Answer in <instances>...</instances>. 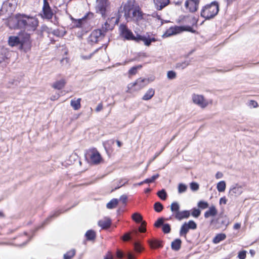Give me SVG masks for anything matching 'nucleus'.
<instances>
[{
    "label": "nucleus",
    "mask_w": 259,
    "mask_h": 259,
    "mask_svg": "<svg viewBox=\"0 0 259 259\" xmlns=\"http://www.w3.org/2000/svg\"><path fill=\"white\" fill-rule=\"evenodd\" d=\"M180 204L177 202H173L170 206V210L174 213L175 215L178 212L180 211Z\"/></svg>",
    "instance_id": "2f4dec72"
},
{
    "label": "nucleus",
    "mask_w": 259,
    "mask_h": 259,
    "mask_svg": "<svg viewBox=\"0 0 259 259\" xmlns=\"http://www.w3.org/2000/svg\"><path fill=\"white\" fill-rule=\"evenodd\" d=\"M183 31H188L192 33H194L195 32V31L190 26H175L168 29L164 33V35L165 37H169L171 35L178 34Z\"/></svg>",
    "instance_id": "0eeeda50"
},
{
    "label": "nucleus",
    "mask_w": 259,
    "mask_h": 259,
    "mask_svg": "<svg viewBox=\"0 0 259 259\" xmlns=\"http://www.w3.org/2000/svg\"><path fill=\"white\" fill-rule=\"evenodd\" d=\"M182 241L180 239H176L171 242V248L175 251H178L181 246Z\"/></svg>",
    "instance_id": "bb28decb"
},
{
    "label": "nucleus",
    "mask_w": 259,
    "mask_h": 259,
    "mask_svg": "<svg viewBox=\"0 0 259 259\" xmlns=\"http://www.w3.org/2000/svg\"><path fill=\"white\" fill-rule=\"evenodd\" d=\"M29 35L26 33L24 37L22 36H11L9 37L8 44L11 47L18 46L20 49L25 52L30 49Z\"/></svg>",
    "instance_id": "7ed1b4c3"
},
{
    "label": "nucleus",
    "mask_w": 259,
    "mask_h": 259,
    "mask_svg": "<svg viewBox=\"0 0 259 259\" xmlns=\"http://www.w3.org/2000/svg\"><path fill=\"white\" fill-rule=\"evenodd\" d=\"M190 61L188 60L178 62L176 64V68L179 69H184L190 64Z\"/></svg>",
    "instance_id": "473e14b6"
},
{
    "label": "nucleus",
    "mask_w": 259,
    "mask_h": 259,
    "mask_svg": "<svg viewBox=\"0 0 259 259\" xmlns=\"http://www.w3.org/2000/svg\"><path fill=\"white\" fill-rule=\"evenodd\" d=\"M201 211L199 209L194 208L192 210V215L195 218H198L200 214Z\"/></svg>",
    "instance_id": "09e8293b"
},
{
    "label": "nucleus",
    "mask_w": 259,
    "mask_h": 259,
    "mask_svg": "<svg viewBox=\"0 0 259 259\" xmlns=\"http://www.w3.org/2000/svg\"><path fill=\"white\" fill-rule=\"evenodd\" d=\"M226 187V184L224 181H222L217 184V188L219 192H222L225 191Z\"/></svg>",
    "instance_id": "f704fd0d"
},
{
    "label": "nucleus",
    "mask_w": 259,
    "mask_h": 259,
    "mask_svg": "<svg viewBox=\"0 0 259 259\" xmlns=\"http://www.w3.org/2000/svg\"><path fill=\"white\" fill-rule=\"evenodd\" d=\"M132 219L136 223L142 222V216L138 212H135L132 216Z\"/></svg>",
    "instance_id": "e433bc0d"
},
{
    "label": "nucleus",
    "mask_w": 259,
    "mask_h": 259,
    "mask_svg": "<svg viewBox=\"0 0 259 259\" xmlns=\"http://www.w3.org/2000/svg\"><path fill=\"white\" fill-rule=\"evenodd\" d=\"M187 186L184 184H180L178 186V192L181 194L186 191Z\"/></svg>",
    "instance_id": "79ce46f5"
},
{
    "label": "nucleus",
    "mask_w": 259,
    "mask_h": 259,
    "mask_svg": "<svg viewBox=\"0 0 259 259\" xmlns=\"http://www.w3.org/2000/svg\"><path fill=\"white\" fill-rule=\"evenodd\" d=\"M98 224L102 229H106L110 227L111 221L109 218H104L99 221Z\"/></svg>",
    "instance_id": "412c9836"
},
{
    "label": "nucleus",
    "mask_w": 259,
    "mask_h": 259,
    "mask_svg": "<svg viewBox=\"0 0 259 259\" xmlns=\"http://www.w3.org/2000/svg\"><path fill=\"white\" fill-rule=\"evenodd\" d=\"M162 231L164 233H169L170 232V226L168 224H164L162 226Z\"/></svg>",
    "instance_id": "c03bdc74"
},
{
    "label": "nucleus",
    "mask_w": 259,
    "mask_h": 259,
    "mask_svg": "<svg viewBox=\"0 0 259 259\" xmlns=\"http://www.w3.org/2000/svg\"><path fill=\"white\" fill-rule=\"evenodd\" d=\"M127 182V181L125 180V182L122 183L121 182H120V185H119L118 187H116L115 188V189H118L119 188H120L121 186L124 185L125 183H126Z\"/></svg>",
    "instance_id": "338daca9"
},
{
    "label": "nucleus",
    "mask_w": 259,
    "mask_h": 259,
    "mask_svg": "<svg viewBox=\"0 0 259 259\" xmlns=\"http://www.w3.org/2000/svg\"><path fill=\"white\" fill-rule=\"evenodd\" d=\"M227 201V200L225 197H222L220 200V204L223 203V204H226Z\"/></svg>",
    "instance_id": "0e129e2a"
},
{
    "label": "nucleus",
    "mask_w": 259,
    "mask_h": 259,
    "mask_svg": "<svg viewBox=\"0 0 259 259\" xmlns=\"http://www.w3.org/2000/svg\"><path fill=\"white\" fill-rule=\"evenodd\" d=\"M145 15L139 7H136V9L130 14V17L126 18V19L128 21H133L139 25V23L144 19Z\"/></svg>",
    "instance_id": "6e6552de"
},
{
    "label": "nucleus",
    "mask_w": 259,
    "mask_h": 259,
    "mask_svg": "<svg viewBox=\"0 0 259 259\" xmlns=\"http://www.w3.org/2000/svg\"><path fill=\"white\" fill-rule=\"evenodd\" d=\"M246 251L243 250L239 252L238 257L239 259H245L246 257Z\"/></svg>",
    "instance_id": "864d4df0"
},
{
    "label": "nucleus",
    "mask_w": 259,
    "mask_h": 259,
    "mask_svg": "<svg viewBox=\"0 0 259 259\" xmlns=\"http://www.w3.org/2000/svg\"><path fill=\"white\" fill-rule=\"evenodd\" d=\"M219 11V3L214 1L207 4L203 7L201 11V16L206 20L214 17Z\"/></svg>",
    "instance_id": "20e7f679"
},
{
    "label": "nucleus",
    "mask_w": 259,
    "mask_h": 259,
    "mask_svg": "<svg viewBox=\"0 0 259 259\" xmlns=\"http://www.w3.org/2000/svg\"><path fill=\"white\" fill-rule=\"evenodd\" d=\"M142 68V65H138L136 66H134L131 68L128 71V74L130 75H135L138 69H140Z\"/></svg>",
    "instance_id": "58836bf2"
},
{
    "label": "nucleus",
    "mask_w": 259,
    "mask_h": 259,
    "mask_svg": "<svg viewBox=\"0 0 259 259\" xmlns=\"http://www.w3.org/2000/svg\"><path fill=\"white\" fill-rule=\"evenodd\" d=\"M190 215V212L188 210H183L182 211L178 212L175 215V218L178 220H182L184 219H187L189 217Z\"/></svg>",
    "instance_id": "4be33fe9"
},
{
    "label": "nucleus",
    "mask_w": 259,
    "mask_h": 259,
    "mask_svg": "<svg viewBox=\"0 0 259 259\" xmlns=\"http://www.w3.org/2000/svg\"><path fill=\"white\" fill-rule=\"evenodd\" d=\"M240 227H241V225L239 223L235 224L234 225V227H233L234 229L235 230L239 229L240 228Z\"/></svg>",
    "instance_id": "69168bd1"
},
{
    "label": "nucleus",
    "mask_w": 259,
    "mask_h": 259,
    "mask_svg": "<svg viewBox=\"0 0 259 259\" xmlns=\"http://www.w3.org/2000/svg\"><path fill=\"white\" fill-rule=\"evenodd\" d=\"M119 21V18L112 17L110 19H108L102 25L101 29L106 33L108 30H111L113 29L115 24H117Z\"/></svg>",
    "instance_id": "f8f14e48"
},
{
    "label": "nucleus",
    "mask_w": 259,
    "mask_h": 259,
    "mask_svg": "<svg viewBox=\"0 0 259 259\" xmlns=\"http://www.w3.org/2000/svg\"><path fill=\"white\" fill-rule=\"evenodd\" d=\"M158 177H159L158 174L153 175L151 178L147 179L145 180L144 182H145L146 183H152Z\"/></svg>",
    "instance_id": "49530a36"
},
{
    "label": "nucleus",
    "mask_w": 259,
    "mask_h": 259,
    "mask_svg": "<svg viewBox=\"0 0 259 259\" xmlns=\"http://www.w3.org/2000/svg\"><path fill=\"white\" fill-rule=\"evenodd\" d=\"M154 208L155 211L160 212L163 209V206L160 202H156L154 204Z\"/></svg>",
    "instance_id": "a19ab883"
},
{
    "label": "nucleus",
    "mask_w": 259,
    "mask_h": 259,
    "mask_svg": "<svg viewBox=\"0 0 259 259\" xmlns=\"http://www.w3.org/2000/svg\"><path fill=\"white\" fill-rule=\"evenodd\" d=\"M128 259H133L134 258L133 255L131 253H128L127 254Z\"/></svg>",
    "instance_id": "774afa93"
},
{
    "label": "nucleus",
    "mask_w": 259,
    "mask_h": 259,
    "mask_svg": "<svg viewBox=\"0 0 259 259\" xmlns=\"http://www.w3.org/2000/svg\"><path fill=\"white\" fill-rule=\"evenodd\" d=\"M249 105L253 107V108H255L257 107L258 104L256 101L251 100L250 101Z\"/></svg>",
    "instance_id": "6e6d98bb"
},
{
    "label": "nucleus",
    "mask_w": 259,
    "mask_h": 259,
    "mask_svg": "<svg viewBox=\"0 0 259 259\" xmlns=\"http://www.w3.org/2000/svg\"><path fill=\"white\" fill-rule=\"evenodd\" d=\"M177 77L176 73L174 71H168L167 73V77L169 79H174Z\"/></svg>",
    "instance_id": "37998d69"
},
{
    "label": "nucleus",
    "mask_w": 259,
    "mask_h": 259,
    "mask_svg": "<svg viewBox=\"0 0 259 259\" xmlns=\"http://www.w3.org/2000/svg\"><path fill=\"white\" fill-rule=\"evenodd\" d=\"M65 83L66 81L65 79H62L54 82L52 87L55 89L61 90L64 87Z\"/></svg>",
    "instance_id": "cd10ccee"
},
{
    "label": "nucleus",
    "mask_w": 259,
    "mask_h": 259,
    "mask_svg": "<svg viewBox=\"0 0 259 259\" xmlns=\"http://www.w3.org/2000/svg\"><path fill=\"white\" fill-rule=\"evenodd\" d=\"M199 0H187L185 3V7L190 12H194L198 9Z\"/></svg>",
    "instance_id": "dca6fc26"
},
{
    "label": "nucleus",
    "mask_w": 259,
    "mask_h": 259,
    "mask_svg": "<svg viewBox=\"0 0 259 259\" xmlns=\"http://www.w3.org/2000/svg\"><path fill=\"white\" fill-rule=\"evenodd\" d=\"M116 255H117V257H118L119 258H122L123 256V253L119 250H118L117 251Z\"/></svg>",
    "instance_id": "680f3d73"
},
{
    "label": "nucleus",
    "mask_w": 259,
    "mask_h": 259,
    "mask_svg": "<svg viewBox=\"0 0 259 259\" xmlns=\"http://www.w3.org/2000/svg\"><path fill=\"white\" fill-rule=\"evenodd\" d=\"M118 202V199H113L107 204L106 206L108 209L115 208L117 206Z\"/></svg>",
    "instance_id": "c9c22d12"
},
{
    "label": "nucleus",
    "mask_w": 259,
    "mask_h": 259,
    "mask_svg": "<svg viewBox=\"0 0 259 259\" xmlns=\"http://www.w3.org/2000/svg\"><path fill=\"white\" fill-rule=\"evenodd\" d=\"M217 212L218 211L215 206H211L209 208V209L204 213V217L208 218L210 217H214L217 214Z\"/></svg>",
    "instance_id": "393cba45"
},
{
    "label": "nucleus",
    "mask_w": 259,
    "mask_h": 259,
    "mask_svg": "<svg viewBox=\"0 0 259 259\" xmlns=\"http://www.w3.org/2000/svg\"><path fill=\"white\" fill-rule=\"evenodd\" d=\"M155 4L159 10H161L169 3V0H154Z\"/></svg>",
    "instance_id": "a878e982"
},
{
    "label": "nucleus",
    "mask_w": 259,
    "mask_h": 259,
    "mask_svg": "<svg viewBox=\"0 0 259 259\" xmlns=\"http://www.w3.org/2000/svg\"><path fill=\"white\" fill-rule=\"evenodd\" d=\"M134 249L135 251L138 252H140L143 249V248L141 246V245L138 242H135L134 243Z\"/></svg>",
    "instance_id": "3c124183"
},
{
    "label": "nucleus",
    "mask_w": 259,
    "mask_h": 259,
    "mask_svg": "<svg viewBox=\"0 0 259 259\" xmlns=\"http://www.w3.org/2000/svg\"><path fill=\"white\" fill-rule=\"evenodd\" d=\"M198 206L201 209H205L208 207V204L207 202L200 201L198 203Z\"/></svg>",
    "instance_id": "a18cd8bd"
},
{
    "label": "nucleus",
    "mask_w": 259,
    "mask_h": 259,
    "mask_svg": "<svg viewBox=\"0 0 259 259\" xmlns=\"http://www.w3.org/2000/svg\"><path fill=\"white\" fill-rule=\"evenodd\" d=\"M164 219L163 218H159L155 223L154 226L156 227H159L160 226L163 225Z\"/></svg>",
    "instance_id": "8fccbe9b"
},
{
    "label": "nucleus",
    "mask_w": 259,
    "mask_h": 259,
    "mask_svg": "<svg viewBox=\"0 0 259 259\" xmlns=\"http://www.w3.org/2000/svg\"><path fill=\"white\" fill-rule=\"evenodd\" d=\"M131 238L130 234H125L123 237L122 239L123 241H127Z\"/></svg>",
    "instance_id": "bf43d9fd"
},
{
    "label": "nucleus",
    "mask_w": 259,
    "mask_h": 259,
    "mask_svg": "<svg viewBox=\"0 0 259 259\" xmlns=\"http://www.w3.org/2000/svg\"><path fill=\"white\" fill-rule=\"evenodd\" d=\"M199 184L196 182H192L190 184V188L192 191H197L199 189Z\"/></svg>",
    "instance_id": "de8ad7c7"
},
{
    "label": "nucleus",
    "mask_w": 259,
    "mask_h": 259,
    "mask_svg": "<svg viewBox=\"0 0 259 259\" xmlns=\"http://www.w3.org/2000/svg\"><path fill=\"white\" fill-rule=\"evenodd\" d=\"M61 213V212H59V211L55 212L53 215H50V217L47 219V221H48L49 220H50L52 218L57 217Z\"/></svg>",
    "instance_id": "13d9d810"
},
{
    "label": "nucleus",
    "mask_w": 259,
    "mask_h": 259,
    "mask_svg": "<svg viewBox=\"0 0 259 259\" xmlns=\"http://www.w3.org/2000/svg\"><path fill=\"white\" fill-rule=\"evenodd\" d=\"M71 18L72 20V23L73 24V31L76 33L77 32V29L81 27V19H75L72 17Z\"/></svg>",
    "instance_id": "c756f323"
},
{
    "label": "nucleus",
    "mask_w": 259,
    "mask_h": 259,
    "mask_svg": "<svg viewBox=\"0 0 259 259\" xmlns=\"http://www.w3.org/2000/svg\"><path fill=\"white\" fill-rule=\"evenodd\" d=\"M105 32L101 29L94 30L89 37V41L92 42H97L100 37L104 36Z\"/></svg>",
    "instance_id": "4468645a"
},
{
    "label": "nucleus",
    "mask_w": 259,
    "mask_h": 259,
    "mask_svg": "<svg viewBox=\"0 0 259 259\" xmlns=\"http://www.w3.org/2000/svg\"><path fill=\"white\" fill-rule=\"evenodd\" d=\"M102 108H103V105L101 103H100L97 105L95 110H96V112H99L102 109Z\"/></svg>",
    "instance_id": "052dcab7"
},
{
    "label": "nucleus",
    "mask_w": 259,
    "mask_h": 259,
    "mask_svg": "<svg viewBox=\"0 0 259 259\" xmlns=\"http://www.w3.org/2000/svg\"><path fill=\"white\" fill-rule=\"evenodd\" d=\"M120 200L123 203H125L127 200V196L125 195H123L120 196Z\"/></svg>",
    "instance_id": "4d7b16f0"
},
{
    "label": "nucleus",
    "mask_w": 259,
    "mask_h": 259,
    "mask_svg": "<svg viewBox=\"0 0 259 259\" xmlns=\"http://www.w3.org/2000/svg\"><path fill=\"white\" fill-rule=\"evenodd\" d=\"M223 175L222 174V172H220V171H218L216 174H215V178L217 179H221L223 177Z\"/></svg>",
    "instance_id": "e2e57ef3"
},
{
    "label": "nucleus",
    "mask_w": 259,
    "mask_h": 259,
    "mask_svg": "<svg viewBox=\"0 0 259 259\" xmlns=\"http://www.w3.org/2000/svg\"><path fill=\"white\" fill-rule=\"evenodd\" d=\"M148 242L152 249H156L161 247L162 246V242L157 240H149Z\"/></svg>",
    "instance_id": "b1692460"
},
{
    "label": "nucleus",
    "mask_w": 259,
    "mask_h": 259,
    "mask_svg": "<svg viewBox=\"0 0 259 259\" xmlns=\"http://www.w3.org/2000/svg\"><path fill=\"white\" fill-rule=\"evenodd\" d=\"M120 34L122 37L127 40H134L137 42L140 41H143L145 46L149 47L151 45L152 42H154L157 41L154 37H151L149 35H137L135 36L133 32L127 28V27L124 25H121L119 27Z\"/></svg>",
    "instance_id": "f03ea898"
},
{
    "label": "nucleus",
    "mask_w": 259,
    "mask_h": 259,
    "mask_svg": "<svg viewBox=\"0 0 259 259\" xmlns=\"http://www.w3.org/2000/svg\"><path fill=\"white\" fill-rule=\"evenodd\" d=\"M226 238V236L225 234L220 233L217 234L213 239L212 242L214 244H218L221 241L225 240Z\"/></svg>",
    "instance_id": "7c9ffc66"
},
{
    "label": "nucleus",
    "mask_w": 259,
    "mask_h": 259,
    "mask_svg": "<svg viewBox=\"0 0 259 259\" xmlns=\"http://www.w3.org/2000/svg\"><path fill=\"white\" fill-rule=\"evenodd\" d=\"M155 91L153 89H149L142 97L143 100H149L154 95Z\"/></svg>",
    "instance_id": "c85d7f7f"
},
{
    "label": "nucleus",
    "mask_w": 259,
    "mask_h": 259,
    "mask_svg": "<svg viewBox=\"0 0 259 259\" xmlns=\"http://www.w3.org/2000/svg\"><path fill=\"white\" fill-rule=\"evenodd\" d=\"M158 197L162 200H164L166 199L167 197V193L164 189H162L160 191H159L157 193Z\"/></svg>",
    "instance_id": "ea45409f"
},
{
    "label": "nucleus",
    "mask_w": 259,
    "mask_h": 259,
    "mask_svg": "<svg viewBox=\"0 0 259 259\" xmlns=\"http://www.w3.org/2000/svg\"><path fill=\"white\" fill-rule=\"evenodd\" d=\"M8 51L4 48L0 47V64H3L5 65L8 59Z\"/></svg>",
    "instance_id": "aec40b11"
},
{
    "label": "nucleus",
    "mask_w": 259,
    "mask_h": 259,
    "mask_svg": "<svg viewBox=\"0 0 259 259\" xmlns=\"http://www.w3.org/2000/svg\"><path fill=\"white\" fill-rule=\"evenodd\" d=\"M134 0H128L123 6L124 16L126 18L130 17V14L136 9V7H139L135 5Z\"/></svg>",
    "instance_id": "ddd939ff"
},
{
    "label": "nucleus",
    "mask_w": 259,
    "mask_h": 259,
    "mask_svg": "<svg viewBox=\"0 0 259 259\" xmlns=\"http://www.w3.org/2000/svg\"><path fill=\"white\" fill-rule=\"evenodd\" d=\"M242 192V187L237 184L232 185L229 191L230 194L235 196L241 195Z\"/></svg>",
    "instance_id": "a211bd4d"
},
{
    "label": "nucleus",
    "mask_w": 259,
    "mask_h": 259,
    "mask_svg": "<svg viewBox=\"0 0 259 259\" xmlns=\"http://www.w3.org/2000/svg\"><path fill=\"white\" fill-rule=\"evenodd\" d=\"M85 240L83 243L85 244L87 241L94 243L96 239V233L93 230H88L84 234Z\"/></svg>",
    "instance_id": "f3484780"
},
{
    "label": "nucleus",
    "mask_w": 259,
    "mask_h": 259,
    "mask_svg": "<svg viewBox=\"0 0 259 259\" xmlns=\"http://www.w3.org/2000/svg\"><path fill=\"white\" fill-rule=\"evenodd\" d=\"M104 259H113V255L110 251H108Z\"/></svg>",
    "instance_id": "5fc2aeb1"
},
{
    "label": "nucleus",
    "mask_w": 259,
    "mask_h": 259,
    "mask_svg": "<svg viewBox=\"0 0 259 259\" xmlns=\"http://www.w3.org/2000/svg\"><path fill=\"white\" fill-rule=\"evenodd\" d=\"M192 99L193 103L202 108H204L208 105V101L202 95L193 94Z\"/></svg>",
    "instance_id": "9b49d317"
},
{
    "label": "nucleus",
    "mask_w": 259,
    "mask_h": 259,
    "mask_svg": "<svg viewBox=\"0 0 259 259\" xmlns=\"http://www.w3.org/2000/svg\"><path fill=\"white\" fill-rule=\"evenodd\" d=\"M96 2L97 12L101 14L102 16L105 18L107 8L109 5V2L108 0H96Z\"/></svg>",
    "instance_id": "9d476101"
},
{
    "label": "nucleus",
    "mask_w": 259,
    "mask_h": 259,
    "mask_svg": "<svg viewBox=\"0 0 259 259\" xmlns=\"http://www.w3.org/2000/svg\"><path fill=\"white\" fill-rule=\"evenodd\" d=\"M75 253V250L74 249H71L70 250L67 251L66 253L64 254L63 258L64 259H71Z\"/></svg>",
    "instance_id": "4c0bfd02"
},
{
    "label": "nucleus",
    "mask_w": 259,
    "mask_h": 259,
    "mask_svg": "<svg viewBox=\"0 0 259 259\" xmlns=\"http://www.w3.org/2000/svg\"><path fill=\"white\" fill-rule=\"evenodd\" d=\"M149 82L150 80L149 78H139L135 82L130 83L128 84L127 92L131 93L133 91H139L148 85Z\"/></svg>",
    "instance_id": "39448f33"
},
{
    "label": "nucleus",
    "mask_w": 259,
    "mask_h": 259,
    "mask_svg": "<svg viewBox=\"0 0 259 259\" xmlns=\"http://www.w3.org/2000/svg\"><path fill=\"white\" fill-rule=\"evenodd\" d=\"M44 17L48 19H50L52 18L53 13L52 11L49 4L47 0H44V6L42 8Z\"/></svg>",
    "instance_id": "2eb2a0df"
},
{
    "label": "nucleus",
    "mask_w": 259,
    "mask_h": 259,
    "mask_svg": "<svg viewBox=\"0 0 259 259\" xmlns=\"http://www.w3.org/2000/svg\"><path fill=\"white\" fill-rule=\"evenodd\" d=\"M8 24L11 29H23L31 31L35 30L38 21L33 17L17 14L9 19Z\"/></svg>",
    "instance_id": "f257e3e1"
},
{
    "label": "nucleus",
    "mask_w": 259,
    "mask_h": 259,
    "mask_svg": "<svg viewBox=\"0 0 259 259\" xmlns=\"http://www.w3.org/2000/svg\"><path fill=\"white\" fill-rule=\"evenodd\" d=\"M197 228L196 223L193 221H189L188 223L185 222L181 226L180 231V235L186 237V235L189 232V229L195 230Z\"/></svg>",
    "instance_id": "1a4fd4ad"
},
{
    "label": "nucleus",
    "mask_w": 259,
    "mask_h": 259,
    "mask_svg": "<svg viewBox=\"0 0 259 259\" xmlns=\"http://www.w3.org/2000/svg\"><path fill=\"white\" fill-rule=\"evenodd\" d=\"M94 17V14L91 12L87 13L83 17H82V26L84 24L85 22L89 23L90 25L92 23V20Z\"/></svg>",
    "instance_id": "5701e85b"
},
{
    "label": "nucleus",
    "mask_w": 259,
    "mask_h": 259,
    "mask_svg": "<svg viewBox=\"0 0 259 259\" xmlns=\"http://www.w3.org/2000/svg\"><path fill=\"white\" fill-rule=\"evenodd\" d=\"M87 161L94 164H99L102 159L100 154L96 149L88 150L84 154Z\"/></svg>",
    "instance_id": "423d86ee"
},
{
    "label": "nucleus",
    "mask_w": 259,
    "mask_h": 259,
    "mask_svg": "<svg viewBox=\"0 0 259 259\" xmlns=\"http://www.w3.org/2000/svg\"><path fill=\"white\" fill-rule=\"evenodd\" d=\"M18 0H8L7 2L4 3L2 10L4 9L7 5H9V8L6 10L7 11L12 12L14 11L16 8Z\"/></svg>",
    "instance_id": "6ab92c4d"
},
{
    "label": "nucleus",
    "mask_w": 259,
    "mask_h": 259,
    "mask_svg": "<svg viewBox=\"0 0 259 259\" xmlns=\"http://www.w3.org/2000/svg\"><path fill=\"white\" fill-rule=\"evenodd\" d=\"M146 222H145V221L142 222L141 227H139V231L141 232H142V233L145 232L146 231Z\"/></svg>",
    "instance_id": "603ef678"
},
{
    "label": "nucleus",
    "mask_w": 259,
    "mask_h": 259,
    "mask_svg": "<svg viewBox=\"0 0 259 259\" xmlns=\"http://www.w3.org/2000/svg\"><path fill=\"white\" fill-rule=\"evenodd\" d=\"M80 98L77 100H72L70 102V105L74 110H78L80 107Z\"/></svg>",
    "instance_id": "72a5a7b5"
}]
</instances>
